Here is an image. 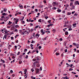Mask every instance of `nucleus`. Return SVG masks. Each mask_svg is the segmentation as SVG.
Returning a JSON list of instances; mask_svg holds the SVG:
<instances>
[{
	"label": "nucleus",
	"mask_w": 79,
	"mask_h": 79,
	"mask_svg": "<svg viewBox=\"0 0 79 79\" xmlns=\"http://www.w3.org/2000/svg\"><path fill=\"white\" fill-rule=\"evenodd\" d=\"M36 74H38V73H39V69H36Z\"/></svg>",
	"instance_id": "obj_1"
},
{
	"label": "nucleus",
	"mask_w": 79,
	"mask_h": 79,
	"mask_svg": "<svg viewBox=\"0 0 79 79\" xmlns=\"http://www.w3.org/2000/svg\"><path fill=\"white\" fill-rule=\"evenodd\" d=\"M52 6H56V2H53V3H52Z\"/></svg>",
	"instance_id": "obj_2"
},
{
	"label": "nucleus",
	"mask_w": 79,
	"mask_h": 79,
	"mask_svg": "<svg viewBox=\"0 0 79 79\" xmlns=\"http://www.w3.org/2000/svg\"><path fill=\"white\" fill-rule=\"evenodd\" d=\"M40 35H38V34H36V35H35V36L37 37V38H38L39 37Z\"/></svg>",
	"instance_id": "obj_3"
},
{
	"label": "nucleus",
	"mask_w": 79,
	"mask_h": 79,
	"mask_svg": "<svg viewBox=\"0 0 79 79\" xmlns=\"http://www.w3.org/2000/svg\"><path fill=\"white\" fill-rule=\"evenodd\" d=\"M1 61L3 63H5V60H3L2 59H1Z\"/></svg>",
	"instance_id": "obj_4"
},
{
	"label": "nucleus",
	"mask_w": 79,
	"mask_h": 79,
	"mask_svg": "<svg viewBox=\"0 0 79 79\" xmlns=\"http://www.w3.org/2000/svg\"><path fill=\"white\" fill-rule=\"evenodd\" d=\"M14 27H15L14 26L11 27V30L13 31L14 29Z\"/></svg>",
	"instance_id": "obj_5"
},
{
	"label": "nucleus",
	"mask_w": 79,
	"mask_h": 79,
	"mask_svg": "<svg viewBox=\"0 0 79 79\" xmlns=\"http://www.w3.org/2000/svg\"><path fill=\"white\" fill-rule=\"evenodd\" d=\"M14 32H18V30L16 28L15 29V30H14Z\"/></svg>",
	"instance_id": "obj_6"
},
{
	"label": "nucleus",
	"mask_w": 79,
	"mask_h": 79,
	"mask_svg": "<svg viewBox=\"0 0 79 79\" xmlns=\"http://www.w3.org/2000/svg\"><path fill=\"white\" fill-rule=\"evenodd\" d=\"M75 3L76 4H77L78 5H79V2H78V1H76Z\"/></svg>",
	"instance_id": "obj_7"
},
{
	"label": "nucleus",
	"mask_w": 79,
	"mask_h": 79,
	"mask_svg": "<svg viewBox=\"0 0 79 79\" xmlns=\"http://www.w3.org/2000/svg\"><path fill=\"white\" fill-rule=\"evenodd\" d=\"M39 61H36V62H34V64H36L37 63H38Z\"/></svg>",
	"instance_id": "obj_8"
},
{
	"label": "nucleus",
	"mask_w": 79,
	"mask_h": 79,
	"mask_svg": "<svg viewBox=\"0 0 79 79\" xmlns=\"http://www.w3.org/2000/svg\"><path fill=\"white\" fill-rule=\"evenodd\" d=\"M65 35H68V31H65Z\"/></svg>",
	"instance_id": "obj_9"
},
{
	"label": "nucleus",
	"mask_w": 79,
	"mask_h": 79,
	"mask_svg": "<svg viewBox=\"0 0 79 79\" xmlns=\"http://www.w3.org/2000/svg\"><path fill=\"white\" fill-rule=\"evenodd\" d=\"M6 10H7V9L6 8L4 9V10H3V11H4V12H6Z\"/></svg>",
	"instance_id": "obj_10"
},
{
	"label": "nucleus",
	"mask_w": 79,
	"mask_h": 79,
	"mask_svg": "<svg viewBox=\"0 0 79 79\" xmlns=\"http://www.w3.org/2000/svg\"><path fill=\"white\" fill-rule=\"evenodd\" d=\"M57 11L58 12H61V10L60 9H58L57 10Z\"/></svg>",
	"instance_id": "obj_11"
},
{
	"label": "nucleus",
	"mask_w": 79,
	"mask_h": 79,
	"mask_svg": "<svg viewBox=\"0 0 79 79\" xmlns=\"http://www.w3.org/2000/svg\"><path fill=\"white\" fill-rule=\"evenodd\" d=\"M15 27L16 28H18V27H19V26L18 25H15Z\"/></svg>",
	"instance_id": "obj_12"
},
{
	"label": "nucleus",
	"mask_w": 79,
	"mask_h": 79,
	"mask_svg": "<svg viewBox=\"0 0 79 79\" xmlns=\"http://www.w3.org/2000/svg\"><path fill=\"white\" fill-rule=\"evenodd\" d=\"M73 5V3L72 2H70V6H72Z\"/></svg>",
	"instance_id": "obj_13"
},
{
	"label": "nucleus",
	"mask_w": 79,
	"mask_h": 79,
	"mask_svg": "<svg viewBox=\"0 0 79 79\" xmlns=\"http://www.w3.org/2000/svg\"><path fill=\"white\" fill-rule=\"evenodd\" d=\"M65 78L66 79H69V78L67 77H63L62 78L65 79L64 78Z\"/></svg>",
	"instance_id": "obj_14"
},
{
	"label": "nucleus",
	"mask_w": 79,
	"mask_h": 79,
	"mask_svg": "<svg viewBox=\"0 0 79 79\" xmlns=\"http://www.w3.org/2000/svg\"><path fill=\"white\" fill-rule=\"evenodd\" d=\"M12 23V22H11L10 21H9V23L8 24L9 25H11V23Z\"/></svg>",
	"instance_id": "obj_15"
},
{
	"label": "nucleus",
	"mask_w": 79,
	"mask_h": 79,
	"mask_svg": "<svg viewBox=\"0 0 79 79\" xmlns=\"http://www.w3.org/2000/svg\"><path fill=\"white\" fill-rule=\"evenodd\" d=\"M72 14V13L71 12H69L67 14L68 15H69Z\"/></svg>",
	"instance_id": "obj_16"
},
{
	"label": "nucleus",
	"mask_w": 79,
	"mask_h": 79,
	"mask_svg": "<svg viewBox=\"0 0 79 79\" xmlns=\"http://www.w3.org/2000/svg\"><path fill=\"white\" fill-rule=\"evenodd\" d=\"M52 9L54 10H55L56 9V7L54 6V7H53V8H52Z\"/></svg>",
	"instance_id": "obj_17"
},
{
	"label": "nucleus",
	"mask_w": 79,
	"mask_h": 79,
	"mask_svg": "<svg viewBox=\"0 0 79 79\" xmlns=\"http://www.w3.org/2000/svg\"><path fill=\"white\" fill-rule=\"evenodd\" d=\"M31 78L32 79H36L35 77H33L32 76H31Z\"/></svg>",
	"instance_id": "obj_18"
},
{
	"label": "nucleus",
	"mask_w": 79,
	"mask_h": 79,
	"mask_svg": "<svg viewBox=\"0 0 79 79\" xmlns=\"http://www.w3.org/2000/svg\"><path fill=\"white\" fill-rule=\"evenodd\" d=\"M31 43H35V41H33V40H31Z\"/></svg>",
	"instance_id": "obj_19"
},
{
	"label": "nucleus",
	"mask_w": 79,
	"mask_h": 79,
	"mask_svg": "<svg viewBox=\"0 0 79 79\" xmlns=\"http://www.w3.org/2000/svg\"><path fill=\"white\" fill-rule=\"evenodd\" d=\"M27 74L26 75H25L24 76V77H25V78H26L27 77Z\"/></svg>",
	"instance_id": "obj_20"
},
{
	"label": "nucleus",
	"mask_w": 79,
	"mask_h": 79,
	"mask_svg": "<svg viewBox=\"0 0 79 79\" xmlns=\"http://www.w3.org/2000/svg\"><path fill=\"white\" fill-rule=\"evenodd\" d=\"M4 38V39H6V35H4V37H3Z\"/></svg>",
	"instance_id": "obj_21"
},
{
	"label": "nucleus",
	"mask_w": 79,
	"mask_h": 79,
	"mask_svg": "<svg viewBox=\"0 0 79 79\" xmlns=\"http://www.w3.org/2000/svg\"><path fill=\"white\" fill-rule=\"evenodd\" d=\"M59 55H60V54L59 53V52H57L56 53V56H58Z\"/></svg>",
	"instance_id": "obj_22"
},
{
	"label": "nucleus",
	"mask_w": 79,
	"mask_h": 79,
	"mask_svg": "<svg viewBox=\"0 0 79 79\" xmlns=\"http://www.w3.org/2000/svg\"><path fill=\"white\" fill-rule=\"evenodd\" d=\"M7 15V14H5V13H3V14H2V15Z\"/></svg>",
	"instance_id": "obj_23"
},
{
	"label": "nucleus",
	"mask_w": 79,
	"mask_h": 79,
	"mask_svg": "<svg viewBox=\"0 0 79 79\" xmlns=\"http://www.w3.org/2000/svg\"><path fill=\"white\" fill-rule=\"evenodd\" d=\"M73 70V69H72L71 68H70V69H69V71H72Z\"/></svg>",
	"instance_id": "obj_24"
},
{
	"label": "nucleus",
	"mask_w": 79,
	"mask_h": 79,
	"mask_svg": "<svg viewBox=\"0 0 79 79\" xmlns=\"http://www.w3.org/2000/svg\"><path fill=\"white\" fill-rule=\"evenodd\" d=\"M27 70L26 69H25V70H24V73H26L27 72Z\"/></svg>",
	"instance_id": "obj_25"
},
{
	"label": "nucleus",
	"mask_w": 79,
	"mask_h": 79,
	"mask_svg": "<svg viewBox=\"0 0 79 79\" xmlns=\"http://www.w3.org/2000/svg\"><path fill=\"white\" fill-rule=\"evenodd\" d=\"M19 64H21V63H22V60L19 61Z\"/></svg>",
	"instance_id": "obj_26"
},
{
	"label": "nucleus",
	"mask_w": 79,
	"mask_h": 79,
	"mask_svg": "<svg viewBox=\"0 0 79 79\" xmlns=\"http://www.w3.org/2000/svg\"><path fill=\"white\" fill-rule=\"evenodd\" d=\"M73 45H75V46H77V44H76V43H73Z\"/></svg>",
	"instance_id": "obj_27"
},
{
	"label": "nucleus",
	"mask_w": 79,
	"mask_h": 79,
	"mask_svg": "<svg viewBox=\"0 0 79 79\" xmlns=\"http://www.w3.org/2000/svg\"><path fill=\"white\" fill-rule=\"evenodd\" d=\"M19 8L21 9H22L23 8V6H19Z\"/></svg>",
	"instance_id": "obj_28"
},
{
	"label": "nucleus",
	"mask_w": 79,
	"mask_h": 79,
	"mask_svg": "<svg viewBox=\"0 0 79 79\" xmlns=\"http://www.w3.org/2000/svg\"><path fill=\"white\" fill-rule=\"evenodd\" d=\"M0 24H5V22H2V23H0Z\"/></svg>",
	"instance_id": "obj_29"
},
{
	"label": "nucleus",
	"mask_w": 79,
	"mask_h": 79,
	"mask_svg": "<svg viewBox=\"0 0 79 79\" xmlns=\"http://www.w3.org/2000/svg\"><path fill=\"white\" fill-rule=\"evenodd\" d=\"M36 35V34L35 33L33 34V37H35V35Z\"/></svg>",
	"instance_id": "obj_30"
},
{
	"label": "nucleus",
	"mask_w": 79,
	"mask_h": 79,
	"mask_svg": "<svg viewBox=\"0 0 79 79\" xmlns=\"http://www.w3.org/2000/svg\"><path fill=\"white\" fill-rule=\"evenodd\" d=\"M6 21H7V20H8L9 19V18L7 17H6Z\"/></svg>",
	"instance_id": "obj_31"
},
{
	"label": "nucleus",
	"mask_w": 79,
	"mask_h": 79,
	"mask_svg": "<svg viewBox=\"0 0 79 79\" xmlns=\"http://www.w3.org/2000/svg\"><path fill=\"white\" fill-rule=\"evenodd\" d=\"M72 8H73V9H75V6H74V5L73 6H72Z\"/></svg>",
	"instance_id": "obj_32"
},
{
	"label": "nucleus",
	"mask_w": 79,
	"mask_h": 79,
	"mask_svg": "<svg viewBox=\"0 0 79 79\" xmlns=\"http://www.w3.org/2000/svg\"><path fill=\"white\" fill-rule=\"evenodd\" d=\"M24 17H22V19H21V20H20V21H22L23 20V19H24Z\"/></svg>",
	"instance_id": "obj_33"
},
{
	"label": "nucleus",
	"mask_w": 79,
	"mask_h": 79,
	"mask_svg": "<svg viewBox=\"0 0 79 79\" xmlns=\"http://www.w3.org/2000/svg\"><path fill=\"white\" fill-rule=\"evenodd\" d=\"M72 29L71 28H70L69 29L68 31H72Z\"/></svg>",
	"instance_id": "obj_34"
},
{
	"label": "nucleus",
	"mask_w": 79,
	"mask_h": 79,
	"mask_svg": "<svg viewBox=\"0 0 79 79\" xmlns=\"http://www.w3.org/2000/svg\"><path fill=\"white\" fill-rule=\"evenodd\" d=\"M48 32V33H47V34H48V33H50V31H45V33H47V32Z\"/></svg>",
	"instance_id": "obj_35"
},
{
	"label": "nucleus",
	"mask_w": 79,
	"mask_h": 79,
	"mask_svg": "<svg viewBox=\"0 0 79 79\" xmlns=\"http://www.w3.org/2000/svg\"><path fill=\"white\" fill-rule=\"evenodd\" d=\"M41 33H42V34H41L42 35H44V33H45V32H41Z\"/></svg>",
	"instance_id": "obj_36"
},
{
	"label": "nucleus",
	"mask_w": 79,
	"mask_h": 79,
	"mask_svg": "<svg viewBox=\"0 0 79 79\" xmlns=\"http://www.w3.org/2000/svg\"><path fill=\"white\" fill-rule=\"evenodd\" d=\"M25 23V22H24V21H22L21 23H22V24H24Z\"/></svg>",
	"instance_id": "obj_37"
},
{
	"label": "nucleus",
	"mask_w": 79,
	"mask_h": 79,
	"mask_svg": "<svg viewBox=\"0 0 79 79\" xmlns=\"http://www.w3.org/2000/svg\"><path fill=\"white\" fill-rule=\"evenodd\" d=\"M53 24H50L48 25L50 26H53Z\"/></svg>",
	"instance_id": "obj_38"
},
{
	"label": "nucleus",
	"mask_w": 79,
	"mask_h": 79,
	"mask_svg": "<svg viewBox=\"0 0 79 79\" xmlns=\"http://www.w3.org/2000/svg\"><path fill=\"white\" fill-rule=\"evenodd\" d=\"M74 15L75 16H77V14L75 13V15Z\"/></svg>",
	"instance_id": "obj_39"
},
{
	"label": "nucleus",
	"mask_w": 79,
	"mask_h": 79,
	"mask_svg": "<svg viewBox=\"0 0 79 79\" xmlns=\"http://www.w3.org/2000/svg\"><path fill=\"white\" fill-rule=\"evenodd\" d=\"M45 19H47L48 18V16H45Z\"/></svg>",
	"instance_id": "obj_40"
},
{
	"label": "nucleus",
	"mask_w": 79,
	"mask_h": 79,
	"mask_svg": "<svg viewBox=\"0 0 79 79\" xmlns=\"http://www.w3.org/2000/svg\"><path fill=\"white\" fill-rule=\"evenodd\" d=\"M65 51V53H66L67 52V49H66L65 50H64Z\"/></svg>",
	"instance_id": "obj_41"
},
{
	"label": "nucleus",
	"mask_w": 79,
	"mask_h": 79,
	"mask_svg": "<svg viewBox=\"0 0 79 79\" xmlns=\"http://www.w3.org/2000/svg\"><path fill=\"white\" fill-rule=\"evenodd\" d=\"M28 58V55H26V59H27Z\"/></svg>",
	"instance_id": "obj_42"
},
{
	"label": "nucleus",
	"mask_w": 79,
	"mask_h": 79,
	"mask_svg": "<svg viewBox=\"0 0 79 79\" xmlns=\"http://www.w3.org/2000/svg\"><path fill=\"white\" fill-rule=\"evenodd\" d=\"M10 72L11 73H13V70H11Z\"/></svg>",
	"instance_id": "obj_43"
},
{
	"label": "nucleus",
	"mask_w": 79,
	"mask_h": 79,
	"mask_svg": "<svg viewBox=\"0 0 79 79\" xmlns=\"http://www.w3.org/2000/svg\"><path fill=\"white\" fill-rule=\"evenodd\" d=\"M39 22H40V23H41V19H40L39 20Z\"/></svg>",
	"instance_id": "obj_44"
},
{
	"label": "nucleus",
	"mask_w": 79,
	"mask_h": 79,
	"mask_svg": "<svg viewBox=\"0 0 79 79\" xmlns=\"http://www.w3.org/2000/svg\"><path fill=\"white\" fill-rule=\"evenodd\" d=\"M19 22V19H17L15 21V22Z\"/></svg>",
	"instance_id": "obj_45"
},
{
	"label": "nucleus",
	"mask_w": 79,
	"mask_h": 79,
	"mask_svg": "<svg viewBox=\"0 0 79 79\" xmlns=\"http://www.w3.org/2000/svg\"><path fill=\"white\" fill-rule=\"evenodd\" d=\"M38 27H39V26L37 25V26H36L35 27V28H38Z\"/></svg>",
	"instance_id": "obj_46"
},
{
	"label": "nucleus",
	"mask_w": 79,
	"mask_h": 79,
	"mask_svg": "<svg viewBox=\"0 0 79 79\" xmlns=\"http://www.w3.org/2000/svg\"><path fill=\"white\" fill-rule=\"evenodd\" d=\"M75 11H74L73 12H71V13H72V14H74V13H75Z\"/></svg>",
	"instance_id": "obj_47"
},
{
	"label": "nucleus",
	"mask_w": 79,
	"mask_h": 79,
	"mask_svg": "<svg viewBox=\"0 0 79 79\" xmlns=\"http://www.w3.org/2000/svg\"><path fill=\"white\" fill-rule=\"evenodd\" d=\"M39 49H40L41 48H42V47L41 46H39Z\"/></svg>",
	"instance_id": "obj_48"
},
{
	"label": "nucleus",
	"mask_w": 79,
	"mask_h": 79,
	"mask_svg": "<svg viewBox=\"0 0 79 79\" xmlns=\"http://www.w3.org/2000/svg\"><path fill=\"white\" fill-rule=\"evenodd\" d=\"M27 51V49H24V52H25V51Z\"/></svg>",
	"instance_id": "obj_49"
},
{
	"label": "nucleus",
	"mask_w": 79,
	"mask_h": 79,
	"mask_svg": "<svg viewBox=\"0 0 79 79\" xmlns=\"http://www.w3.org/2000/svg\"><path fill=\"white\" fill-rule=\"evenodd\" d=\"M33 46V45H32V44H30V47H32Z\"/></svg>",
	"instance_id": "obj_50"
},
{
	"label": "nucleus",
	"mask_w": 79,
	"mask_h": 79,
	"mask_svg": "<svg viewBox=\"0 0 79 79\" xmlns=\"http://www.w3.org/2000/svg\"><path fill=\"white\" fill-rule=\"evenodd\" d=\"M72 47H73V46L71 45H70V46H69V47H70V48H71Z\"/></svg>",
	"instance_id": "obj_51"
},
{
	"label": "nucleus",
	"mask_w": 79,
	"mask_h": 79,
	"mask_svg": "<svg viewBox=\"0 0 79 79\" xmlns=\"http://www.w3.org/2000/svg\"><path fill=\"white\" fill-rule=\"evenodd\" d=\"M44 32L43 30H41V32Z\"/></svg>",
	"instance_id": "obj_52"
},
{
	"label": "nucleus",
	"mask_w": 79,
	"mask_h": 79,
	"mask_svg": "<svg viewBox=\"0 0 79 79\" xmlns=\"http://www.w3.org/2000/svg\"><path fill=\"white\" fill-rule=\"evenodd\" d=\"M52 5H49V8H50L52 7Z\"/></svg>",
	"instance_id": "obj_53"
},
{
	"label": "nucleus",
	"mask_w": 79,
	"mask_h": 79,
	"mask_svg": "<svg viewBox=\"0 0 79 79\" xmlns=\"http://www.w3.org/2000/svg\"><path fill=\"white\" fill-rule=\"evenodd\" d=\"M43 2H44V3H46V2L45 0L43 1Z\"/></svg>",
	"instance_id": "obj_54"
},
{
	"label": "nucleus",
	"mask_w": 79,
	"mask_h": 79,
	"mask_svg": "<svg viewBox=\"0 0 79 79\" xmlns=\"http://www.w3.org/2000/svg\"><path fill=\"white\" fill-rule=\"evenodd\" d=\"M29 53H31V51H29V52H28V53L27 54H29Z\"/></svg>",
	"instance_id": "obj_55"
},
{
	"label": "nucleus",
	"mask_w": 79,
	"mask_h": 79,
	"mask_svg": "<svg viewBox=\"0 0 79 79\" xmlns=\"http://www.w3.org/2000/svg\"><path fill=\"white\" fill-rule=\"evenodd\" d=\"M76 23H75V24H73V26H76Z\"/></svg>",
	"instance_id": "obj_56"
},
{
	"label": "nucleus",
	"mask_w": 79,
	"mask_h": 79,
	"mask_svg": "<svg viewBox=\"0 0 79 79\" xmlns=\"http://www.w3.org/2000/svg\"><path fill=\"white\" fill-rule=\"evenodd\" d=\"M11 40H14V39H13V37H11Z\"/></svg>",
	"instance_id": "obj_57"
},
{
	"label": "nucleus",
	"mask_w": 79,
	"mask_h": 79,
	"mask_svg": "<svg viewBox=\"0 0 79 79\" xmlns=\"http://www.w3.org/2000/svg\"><path fill=\"white\" fill-rule=\"evenodd\" d=\"M31 71H32V72L34 71V70H33V69H31Z\"/></svg>",
	"instance_id": "obj_58"
},
{
	"label": "nucleus",
	"mask_w": 79,
	"mask_h": 79,
	"mask_svg": "<svg viewBox=\"0 0 79 79\" xmlns=\"http://www.w3.org/2000/svg\"><path fill=\"white\" fill-rule=\"evenodd\" d=\"M30 22H34V20H30Z\"/></svg>",
	"instance_id": "obj_59"
},
{
	"label": "nucleus",
	"mask_w": 79,
	"mask_h": 79,
	"mask_svg": "<svg viewBox=\"0 0 79 79\" xmlns=\"http://www.w3.org/2000/svg\"><path fill=\"white\" fill-rule=\"evenodd\" d=\"M34 52H35V51H31V53L32 54V53H34Z\"/></svg>",
	"instance_id": "obj_60"
},
{
	"label": "nucleus",
	"mask_w": 79,
	"mask_h": 79,
	"mask_svg": "<svg viewBox=\"0 0 79 79\" xmlns=\"http://www.w3.org/2000/svg\"><path fill=\"white\" fill-rule=\"evenodd\" d=\"M4 32H5V33H6V32H8V31H6L5 30H4Z\"/></svg>",
	"instance_id": "obj_61"
},
{
	"label": "nucleus",
	"mask_w": 79,
	"mask_h": 79,
	"mask_svg": "<svg viewBox=\"0 0 79 79\" xmlns=\"http://www.w3.org/2000/svg\"><path fill=\"white\" fill-rule=\"evenodd\" d=\"M66 6L67 7H68V6H69V5L68 4L66 5Z\"/></svg>",
	"instance_id": "obj_62"
},
{
	"label": "nucleus",
	"mask_w": 79,
	"mask_h": 79,
	"mask_svg": "<svg viewBox=\"0 0 79 79\" xmlns=\"http://www.w3.org/2000/svg\"><path fill=\"white\" fill-rule=\"evenodd\" d=\"M35 11L36 12H37V11H38L37 9H35Z\"/></svg>",
	"instance_id": "obj_63"
},
{
	"label": "nucleus",
	"mask_w": 79,
	"mask_h": 79,
	"mask_svg": "<svg viewBox=\"0 0 79 79\" xmlns=\"http://www.w3.org/2000/svg\"><path fill=\"white\" fill-rule=\"evenodd\" d=\"M12 76L13 77H15V74H13Z\"/></svg>",
	"instance_id": "obj_64"
}]
</instances>
